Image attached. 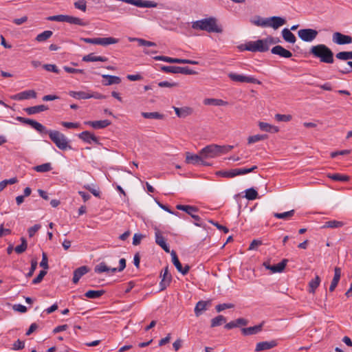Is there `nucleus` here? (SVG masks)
<instances>
[{
  "mask_svg": "<svg viewBox=\"0 0 352 352\" xmlns=\"http://www.w3.org/2000/svg\"><path fill=\"white\" fill-rule=\"evenodd\" d=\"M309 52L314 57L319 58L321 63L332 64L334 62L333 52L324 44L312 46Z\"/></svg>",
  "mask_w": 352,
  "mask_h": 352,
  "instance_id": "obj_1",
  "label": "nucleus"
},
{
  "mask_svg": "<svg viewBox=\"0 0 352 352\" xmlns=\"http://www.w3.org/2000/svg\"><path fill=\"white\" fill-rule=\"evenodd\" d=\"M234 148L232 145L220 146L217 144H210L200 151V155L205 159L214 158L230 151Z\"/></svg>",
  "mask_w": 352,
  "mask_h": 352,
  "instance_id": "obj_2",
  "label": "nucleus"
},
{
  "mask_svg": "<svg viewBox=\"0 0 352 352\" xmlns=\"http://www.w3.org/2000/svg\"><path fill=\"white\" fill-rule=\"evenodd\" d=\"M192 28L195 30H205L208 32L221 33L222 28L217 25V19L209 17L192 23Z\"/></svg>",
  "mask_w": 352,
  "mask_h": 352,
  "instance_id": "obj_3",
  "label": "nucleus"
},
{
  "mask_svg": "<svg viewBox=\"0 0 352 352\" xmlns=\"http://www.w3.org/2000/svg\"><path fill=\"white\" fill-rule=\"evenodd\" d=\"M46 134L49 135L50 140L60 150L65 151L72 148V146L69 144V141L67 137L60 131L56 130H47Z\"/></svg>",
  "mask_w": 352,
  "mask_h": 352,
  "instance_id": "obj_4",
  "label": "nucleus"
},
{
  "mask_svg": "<svg viewBox=\"0 0 352 352\" xmlns=\"http://www.w3.org/2000/svg\"><path fill=\"white\" fill-rule=\"evenodd\" d=\"M245 49L250 52H264L269 50L267 43L263 39H259L256 41H250L245 44Z\"/></svg>",
  "mask_w": 352,
  "mask_h": 352,
  "instance_id": "obj_5",
  "label": "nucleus"
},
{
  "mask_svg": "<svg viewBox=\"0 0 352 352\" xmlns=\"http://www.w3.org/2000/svg\"><path fill=\"white\" fill-rule=\"evenodd\" d=\"M160 70L166 73L182 74L186 75H192L197 74L196 72L190 69L188 67L162 65L160 67Z\"/></svg>",
  "mask_w": 352,
  "mask_h": 352,
  "instance_id": "obj_6",
  "label": "nucleus"
},
{
  "mask_svg": "<svg viewBox=\"0 0 352 352\" xmlns=\"http://www.w3.org/2000/svg\"><path fill=\"white\" fill-rule=\"evenodd\" d=\"M228 76L230 78V79L234 82L254 83L257 85L261 84V82L260 80L252 76H246L242 74H238L235 73H229Z\"/></svg>",
  "mask_w": 352,
  "mask_h": 352,
  "instance_id": "obj_7",
  "label": "nucleus"
},
{
  "mask_svg": "<svg viewBox=\"0 0 352 352\" xmlns=\"http://www.w3.org/2000/svg\"><path fill=\"white\" fill-rule=\"evenodd\" d=\"M16 120L23 124L31 126L33 129L41 134H46L47 132L46 127L37 121L23 117H17Z\"/></svg>",
  "mask_w": 352,
  "mask_h": 352,
  "instance_id": "obj_8",
  "label": "nucleus"
},
{
  "mask_svg": "<svg viewBox=\"0 0 352 352\" xmlns=\"http://www.w3.org/2000/svg\"><path fill=\"white\" fill-rule=\"evenodd\" d=\"M154 59L156 60H162V61L170 63L190 64V65H198L199 64V63L195 60H189V59L170 58V57L164 56H157L154 57Z\"/></svg>",
  "mask_w": 352,
  "mask_h": 352,
  "instance_id": "obj_9",
  "label": "nucleus"
},
{
  "mask_svg": "<svg viewBox=\"0 0 352 352\" xmlns=\"http://www.w3.org/2000/svg\"><path fill=\"white\" fill-rule=\"evenodd\" d=\"M176 208L179 210L185 211L186 213L191 216L192 219L195 220V225L197 226H201V224L199 223L201 218L199 216L195 214L194 212L197 211V208L195 206H188V205H177Z\"/></svg>",
  "mask_w": 352,
  "mask_h": 352,
  "instance_id": "obj_10",
  "label": "nucleus"
},
{
  "mask_svg": "<svg viewBox=\"0 0 352 352\" xmlns=\"http://www.w3.org/2000/svg\"><path fill=\"white\" fill-rule=\"evenodd\" d=\"M318 34V31L309 28L300 30L298 32V35L300 39L305 42H311L314 41L316 38Z\"/></svg>",
  "mask_w": 352,
  "mask_h": 352,
  "instance_id": "obj_11",
  "label": "nucleus"
},
{
  "mask_svg": "<svg viewBox=\"0 0 352 352\" xmlns=\"http://www.w3.org/2000/svg\"><path fill=\"white\" fill-rule=\"evenodd\" d=\"M186 162L187 164H193V165H197V164H201V165H204V166H206V165H208V164H207L205 160H204V157L201 156V155H200V153L199 155L197 154H192L189 152H187L186 153Z\"/></svg>",
  "mask_w": 352,
  "mask_h": 352,
  "instance_id": "obj_12",
  "label": "nucleus"
},
{
  "mask_svg": "<svg viewBox=\"0 0 352 352\" xmlns=\"http://www.w3.org/2000/svg\"><path fill=\"white\" fill-rule=\"evenodd\" d=\"M332 41L334 43L338 45L350 44L352 43V37L336 32L333 34Z\"/></svg>",
  "mask_w": 352,
  "mask_h": 352,
  "instance_id": "obj_13",
  "label": "nucleus"
},
{
  "mask_svg": "<svg viewBox=\"0 0 352 352\" xmlns=\"http://www.w3.org/2000/svg\"><path fill=\"white\" fill-rule=\"evenodd\" d=\"M160 277H162V280L160 283V289L164 290L170 285L172 280V276L169 273L168 266L161 272Z\"/></svg>",
  "mask_w": 352,
  "mask_h": 352,
  "instance_id": "obj_14",
  "label": "nucleus"
},
{
  "mask_svg": "<svg viewBox=\"0 0 352 352\" xmlns=\"http://www.w3.org/2000/svg\"><path fill=\"white\" fill-rule=\"evenodd\" d=\"M155 243L160 246L166 252H170L169 246L166 243L162 232L157 228H155Z\"/></svg>",
  "mask_w": 352,
  "mask_h": 352,
  "instance_id": "obj_15",
  "label": "nucleus"
},
{
  "mask_svg": "<svg viewBox=\"0 0 352 352\" xmlns=\"http://www.w3.org/2000/svg\"><path fill=\"white\" fill-rule=\"evenodd\" d=\"M171 256L173 263L175 266L177 270L183 275H186V274H188L190 270L189 265H185L184 267H183L175 251L171 252Z\"/></svg>",
  "mask_w": 352,
  "mask_h": 352,
  "instance_id": "obj_16",
  "label": "nucleus"
},
{
  "mask_svg": "<svg viewBox=\"0 0 352 352\" xmlns=\"http://www.w3.org/2000/svg\"><path fill=\"white\" fill-rule=\"evenodd\" d=\"M36 93L34 90H26L11 96V98L16 100H28L30 98H35Z\"/></svg>",
  "mask_w": 352,
  "mask_h": 352,
  "instance_id": "obj_17",
  "label": "nucleus"
},
{
  "mask_svg": "<svg viewBox=\"0 0 352 352\" xmlns=\"http://www.w3.org/2000/svg\"><path fill=\"white\" fill-rule=\"evenodd\" d=\"M268 27L275 30L286 23V20L280 16H272L267 18Z\"/></svg>",
  "mask_w": 352,
  "mask_h": 352,
  "instance_id": "obj_18",
  "label": "nucleus"
},
{
  "mask_svg": "<svg viewBox=\"0 0 352 352\" xmlns=\"http://www.w3.org/2000/svg\"><path fill=\"white\" fill-rule=\"evenodd\" d=\"M271 52L273 54L278 55L280 57L289 58L292 56V54L290 51L285 49L281 45H276L272 48Z\"/></svg>",
  "mask_w": 352,
  "mask_h": 352,
  "instance_id": "obj_19",
  "label": "nucleus"
},
{
  "mask_svg": "<svg viewBox=\"0 0 352 352\" xmlns=\"http://www.w3.org/2000/svg\"><path fill=\"white\" fill-rule=\"evenodd\" d=\"M78 138L89 144H91V142L98 144H100L98 138L88 131H85L80 133L78 135Z\"/></svg>",
  "mask_w": 352,
  "mask_h": 352,
  "instance_id": "obj_20",
  "label": "nucleus"
},
{
  "mask_svg": "<svg viewBox=\"0 0 352 352\" xmlns=\"http://www.w3.org/2000/svg\"><path fill=\"white\" fill-rule=\"evenodd\" d=\"M173 109L177 116L182 118H185L187 116H190L193 112V109L189 107H184L181 108L173 107Z\"/></svg>",
  "mask_w": 352,
  "mask_h": 352,
  "instance_id": "obj_21",
  "label": "nucleus"
},
{
  "mask_svg": "<svg viewBox=\"0 0 352 352\" xmlns=\"http://www.w3.org/2000/svg\"><path fill=\"white\" fill-rule=\"evenodd\" d=\"M89 269L87 266H81L78 268H77L76 270H74V276H73V278H72V281L74 284H76L78 283L80 278L83 276L85 275V274H87L88 272H89Z\"/></svg>",
  "mask_w": 352,
  "mask_h": 352,
  "instance_id": "obj_22",
  "label": "nucleus"
},
{
  "mask_svg": "<svg viewBox=\"0 0 352 352\" xmlns=\"http://www.w3.org/2000/svg\"><path fill=\"white\" fill-rule=\"evenodd\" d=\"M85 124L91 126L94 129H104L109 126L111 123L108 120H97V121H86Z\"/></svg>",
  "mask_w": 352,
  "mask_h": 352,
  "instance_id": "obj_23",
  "label": "nucleus"
},
{
  "mask_svg": "<svg viewBox=\"0 0 352 352\" xmlns=\"http://www.w3.org/2000/svg\"><path fill=\"white\" fill-rule=\"evenodd\" d=\"M102 77L106 80L102 81V85L104 86H109L111 85H118L121 82V78L116 76H111L103 74Z\"/></svg>",
  "mask_w": 352,
  "mask_h": 352,
  "instance_id": "obj_24",
  "label": "nucleus"
},
{
  "mask_svg": "<svg viewBox=\"0 0 352 352\" xmlns=\"http://www.w3.org/2000/svg\"><path fill=\"white\" fill-rule=\"evenodd\" d=\"M277 345L276 340H271L270 342H261L256 344L255 351H261L274 348Z\"/></svg>",
  "mask_w": 352,
  "mask_h": 352,
  "instance_id": "obj_25",
  "label": "nucleus"
},
{
  "mask_svg": "<svg viewBox=\"0 0 352 352\" xmlns=\"http://www.w3.org/2000/svg\"><path fill=\"white\" fill-rule=\"evenodd\" d=\"M341 277V269L336 267L334 269V276L329 287V291L333 292L337 287Z\"/></svg>",
  "mask_w": 352,
  "mask_h": 352,
  "instance_id": "obj_26",
  "label": "nucleus"
},
{
  "mask_svg": "<svg viewBox=\"0 0 352 352\" xmlns=\"http://www.w3.org/2000/svg\"><path fill=\"white\" fill-rule=\"evenodd\" d=\"M209 301H199L195 307V314L197 317H199L202 313L207 309L208 306L210 305Z\"/></svg>",
  "mask_w": 352,
  "mask_h": 352,
  "instance_id": "obj_27",
  "label": "nucleus"
},
{
  "mask_svg": "<svg viewBox=\"0 0 352 352\" xmlns=\"http://www.w3.org/2000/svg\"><path fill=\"white\" fill-rule=\"evenodd\" d=\"M108 60V58L105 56H96L94 53H90L87 55H85L82 57V61L85 62H96V61H100V62H107Z\"/></svg>",
  "mask_w": 352,
  "mask_h": 352,
  "instance_id": "obj_28",
  "label": "nucleus"
},
{
  "mask_svg": "<svg viewBox=\"0 0 352 352\" xmlns=\"http://www.w3.org/2000/svg\"><path fill=\"white\" fill-rule=\"evenodd\" d=\"M263 328V323L256 325L254 327H250L247 328H243L241 329L242 333L244 336L254 335L259 333Z\"/></svg>",
  "mask_w": 352,
  "mask_h": 352,
  "instance_id": "obj_29",
  "label": "nucleus"
},
{
  "mask_svg": "<svg viewBox=\"0 0 352 352\" xmlns=\"http://www.w3.org/2000/svg\"><path fill=\"white\" fill-rule=\"evenodd\" d=\"M258 126L261 131H263L265 132L277 133L279 131V128L278 126L272 125L267 122H259Z\"/></svg>",
  "mask_w": 352,
  "mask_h": 352,
  "instance_id": "obj_30",
  "label": "nucleus"
},
{
  "mask_svg": "<svg viewBox=\"0 0 352 352\" xmlns=\"http://www.w3.org/2000/svg\"><path fill=\"white\" fill-rule=\"evenodd\" d=\"M47 109H48V107L46 105L41 104V105L27 107L24 109V111L28 115H33V114H36V113L46 111Z\"/></svg>",
  "mask_w": 352,
  "mask_h": 352,
  "instance_id": "obj_31",
  "label": "nucleus"
},
{
  "mask_svg": "<svg viewBox=\"0 0 352 352\" xmlns=\"http://www.w3.org/2000/svg\"><path fill=\"white\" fill-rule=\"evenodd\" d=\"M119 42L118 38H116L113 37H104V38H98L97 45H100L102 46H107L109 45L116 44Z\"/></svg>",
  "mask_w": 352,
  "mask_h": 352,
  "instance_id": "obj_32",
  "label": "nucleus"
},
{
  "mask_svg": "<svg viewBox=\"0 0 352 352\" xmlns=\"http://www.w3.org/2000/svg\"><path fill=\"white\" fill-rule=\"evenodd\" d=\"M282 36L283 39L289 43H294L296 41L295 35L287 28L282 30Z\"/></svg>",
  "mask_w": 352,
  "mask_h": 352,
  "instance_id": "obj_33",
  "label": "nucleus"
},
{
  "mask_svg": "<svg viewBox=\"0 0 352 352\" xmlns=\"http://www.w3.org/2000/svg\"><path fill=\"white\" fill-rule=\"evenodd\" d=\"M288 260L287 259H283L280 263H278L276 265H272L270 267V271L272 273H277V272H281L284 270Z\"/></svg>",
  "mask_w": 352,
  "mask_h": 352,
  "instance_id": "obj_34",
  "label": "nucleus"
},
{
  "mask_svg": "<svg viewBox=\"0 0 352 352\" xmlns=\"http://www.w3.org/2000/svg\"><path fill=\"white\" fill-rule=\"evenodd\" d=\"M69 95L78 100L90 98L89 93L85 91H69Z\"/></svg>",
  "mask_w": 352,
  "mask_h": 352,
  "instance_id": "obj_35",
  "label": "nucleus"
},
{
  "mask_svg": "<svg viewBox=\"0 0 352 352\" xmlns=\"http://www.w3.org/2000/svg\"><path fill=\"white\" fill-rule=\"evenodd\" d=\"M142 116L146 119L162 120L164 116L159 112H142Z\"/></svg>",
  "mask_w": 352,
  "mask_h": 352,
  "instance_id": "obj_36",
  "label": "nucleus"
},
{
  "mask_svg": "<svg viewBox=\"0 0 352 352\" xmlns=\"http://www.w3.org/2000/svg\"><path fill=\"white\" fill-rule=\"evenodd\" d=\"M204 104L206 105L223 106L227 102L221 99L206 98L204 100Z\"/></svg>",
  "mask_w": 352,
  "mask_h": 352,
  "instance_id": "obj_37",
  "label": "nucleus"
},
{
  "mask_svg": "<svg viewBox=\"0 0 352 352\" xmlns=\"http://www.w3.org/2000/svg\"><path fill=\"white\" fill-rule=\"evenodd\" d=\"M105 293L104 290H89L85 294L88 298H98Z\"/></svg>",
  "mask_w": 352,
  "mask_h": 352,
  "instance_id": "obj_38",
  "label": "nucleus"
},
{
  "mask_svg": "<svg viewBox=\"0 0 352 352\" xmlns=\"http://www.w3.org/2000/svg\"><path fill=\"white\" fill-rule=\"evenodd\" d=\"M67 23H70V24H75V25H80V26H85L87 25V23L85 22H84L82 21V19L78 18V17H76V16H69V15H67Z\"/></svg>",
  "mask_w": 352,
  "mask_h": 352,
  "instance_id": "obj_39",
  "label": "nucleus"
},
{
  "mask_svg": "<svg viewBox=\"0 0 352 352\" xmlns=\"http://www.w3.org/2000/svg\"><path fill=\"white\" fill-rule=\"evenodd\" d=\"M294 213H295V210H291L289 211L282 212V213L275 212V213H274V216L277 219H282L287 220V219H290L292 217H293Z\"/></svg>",
  "mask_w": 352,
  "mask_h": 352,
  "instance_id": "obj_40",
  "label": "nucleus"
},
{
  "mask_svg": "<svg viewBox=\"0 0 352 352\" xmlns=\"http://www.w3.org/2000/svg\"><path fill=\"white\" fill-rule=\"evenodd\" d=\"M226 322V318L222 316L219 315L217 317L212 318L211 320V327H215L221 325L222 324L225 323Z\"/></svg>",
  "mask_w": 352,
  "mask_h": 352,
  "instance_id": "obj_41",
  "label": "nucleus"
},
{
  "mask_svg": "<svg viewBox=\"0 0 352 352\" xmlns=\"http://www.w3.org/2000/svg\"><path fill=\"white\" fill-rule=\"evenodd\" d=\"M53 34V32L50 30H45L42 33L38 34L36 37V41L38 42H44L50 38Z\"/></svg>",
  "mask_w": 352,
  "mask_h": 352,
  "instance_id": "obj_42",
  "label": "nucleus"
},
{
  "mask_svg": "<svg viewBox=\"0 0 352 352\" xmlns=\"http://www.w3.org/2000/svg\"><path fill=\"white\" fill-rule=\"evenodd\" d=\"M320 283V278L319 276L316 275L314 279H312L309 283V292L310 293H314L316 288L319 286Z\"/></svg>",
  "mask_w": 352,
  "mask_h": 352,
  "instance_id": "obj_43",
  "label": "nucleus"
},
{
  "mask_svg": "<svg viewBox=\"0 0 352 352\" xmlns=\"http://www.w3.org/2000/svg\"><path fill=\"white\" fill-rule=\"evenodd\" d=\"M267 138V135L257 134V135H254L248 137V144H252L256 143L257 142L266 140Z\"/></svg>",
  "mask_w": 352,
  "mask_h": 352,
  "instance_id": "obj_44",
  "label": "nucleus"
},
{
  "mask_svg": "<svg viewBox=\"0 0 352 352\" xmlns=\"http://www.w3.org/2000/svg\"><path fill=\"white\" fill-rule=\"evenodd\" d=\"M344 223L342 221L333 220L325 222L324 225L322 228H337L342 227Z\"/></svg>",
  "mask_w": 352,
  "mask_h": 352,
  "instance_id": "obj_45",
  "label": "nucleus"
},
{
  "mask_svg": "<svg viewBox=\"0 0 352 352\" xmlns=\"http://www.w3.org/2000/svg\"><path fill=\"white\" fill-rule=\"evenodd\" d=\"M111 268L107 267L104 262H101L95 267L94 272L98 274H101L103 272H111Z\"/></svg>",
  "mask_w": 352,
  "mask_h": 352,
  "instance_id": "obj_46",
  "label": "nucleus"
},
{
  "mask_svg": "<svg viewBox=\"0 0 352 352\" xmlns=\"http://www.w3.org/2000/svg\"><path fill=\"white\" fill-rule=\"evenodd\" d=\"M257 166H253L251 168H235L234 171L236 173V176L240 175H245L250 173L253 172L254 170L257 169Z\"/></svg>",
  "mask_w": 352,
  "mask_h": 352,
  "instance_id": "obj_47",
  "label": "nucleus"
},
{
  "mask_svg": "<svg viewBox=\"0 0 352 352\" xmlns=\"http://www.w3.org/2000/svg\"><path fill=\"white\" fill-rule=\"evenodd\" d=\"M245 197L248 200H254L258 197V192L253 188H248L245 190Z\"/></svg>",
  "mask_w": 352,
  "mask_h": 352,
  "instance_id": "obj_48",
  "label": "nucleus"
},
{
  "mask_svg": "<svg viewBox=\"0 0 352 352\" xmlns=\"http://www.w3.org/2000/svg\"><path fill=\"white\" fill-rule=\"evenodd\" d=\"M36 172L46 173L52 170V166L50 163H45L34 168Z\"/></svg>",
  "mask_w": 352,
  "mask_h": 352,
  "instance_id": "obj_49",
  "label": "nucleus"
},
{
  "mask_svg": "<svg viewBox=\"0 0 352 352\" xmlns=\"http://www.w3.org/2000/svg\"><path fill=\"white\" fill-rule=\"evenodd\" d=\"M21 244L19 245H17L14 248L15 252L19 254L24 252L26 250L27 247H28V244H27V241H26L25 239L22 237L21 239Z\"/></svg>",
  "mask_w": 352,
  "mask_h": 352,
  "instance_id": "obj_50",
  "label": "nucleus"
},
{
  "mask_svg": "<svg viewBox=\"0 0 352 352\" xmlns=\"http://www.w3.org/2000/svg\"><path fill=\"white\" fill-rule=\"evenodd\" d=\"M328 177L334 181L339 182H347L349 179V177L347 175H340L338 173L329 175Z\"/></svg>",
  "mask_w": 352,
  "mask_h": 352,
  "instance_id": "obj_51",
  "label": "nucleus"
},
{
  "mask_svg": "<svg viewBox=\"0 0 352 352\" xmlns=\"http://www.w3.org/2000/svg\"><path fill=\"white\" fill-rule=\"evenodd\" d=\"M275 119L278 122H289L292 119V116L291 115H285V114H279L277 113L275 115Z\"/></svg>",
  "mask_w": 352,
  "mask_h": 352,
  "instance_id": "obj_52",
  "label": "nucleus"
},
{
  "mask_svg": "<svg viewBox=\"0 0 352 352\" xmlns=\"http://www.w3.org/2000/svg\"><path fill=\"white\" fill-rule=\"evenodd\" d=\"M67 15L58 14L49 16L47 19L52 21L66 22Z\"/></svg>",
  "mask_w": 352,
  "mask_h": 352,
  "instance_id": "obj_53",
  "label": "nucleus"
},
{
  "mask_svg": "<svg viewBox=\"0 0 352 352\" xmlns=\"http://www.w3.org/2000/svg\"><path fill=\"white\" fill-rule=\"evenodd\" d=\"M75 8L85 12L87 10V3L85 0H79L74 3Z\"/></svg>",
  "mask_w": 352,
  "mask_h": 352,
  "instance_id": "obj_54",
  "label": "nucleus"
},
{
  "mask_svg": "<svg viewBox=\"0 0 352 352\" xmlns=\"http://www.w3.org/2000/svg\"><path fill=\"white\" fill-rule=\"evenodd\" d=\"M217 175L223 177L232 178L236 176V173L234 171V169H232L228 171H219L217 173Z\"/></svg>",
  "mask_w": 352,
  "mask_h": 352,
  "instance_id": "obj_55",
  "label": "nucleus"
},
{
  "mask_svg": "<svg viewBox=\"0 0 352 352\" xmlns=\"http://www.w3.org/2000/svg\"><path fill=\"white\" fill-rule=\"evenodd\" d=\"M126 267V260L125 258H121L119 261V267H113L111 269V272L112 273H115L116 272H122Z\"/></svg>",
  "mask_w": 352,
  "mask_h": 352,
  "instance_id": "obj_56",
  "label": "nucleus"
},
{
  "mask_svg": "<svg viewBox=\"0 0 352 352\" xmlns=\"http://www.w3.org/2000/svg\"><path fill=\"white\" fill-rule=\"evenodd\" d=\"M234 307V304L232 303H223L217 305L215 307L217 312L222 311L226 309H231Z\"/></svg>",
  "mask_w": 352,
  "mask_h": 352,
  "instance_id": "obj_57",
  "label": "nucleus"
},
{
  "mask_svg": "<svg viewBox=\"0 0 352 352\" xmlns=\"http://www.w3.org/2000/svg\"><path fill=\"white\" fill-rule=\"evenodd\" d=\"M158 86L160 87L172 88V87H178L179 86V83L178 82H170L168 81H162V82H160L158 83Z\"/></svg>",
  "mask_w": 352,
  "mask_h": 352,
  "instance_id": "obj_58",
  "label": "nucleus"
},
{
  "mask_svg": "<svg viewBox=\"0 0 352 352\" xmlns=\"http://www.w3.org/2000/svg\"><path fill=\"white\" fill-rule=\"evenodd\" d=\"M43 68L48 72H52L54 73L58 74L60 70L58 69L57 66L54 64H45L43 65Z\"/></svg>",
  "mask_w": 352,
  "mask_h": 352,
  "instance_id": "obj_59",
  "label": "nucleus"
},
{
  "mask_svg": "<svg viewBox=\"0 0 352 352\" xmlns=\"http://www.w3.org/2000/svg\"><path fill=\"white\" fill-rule=\"evenodd\" d=\"M61 125L67 129H77L80 124L78 122H62Z\"/></svg>",
  "mask_w": 352,
  "mask_h": 352,
  "instance_id": "obj_60",
  "label": "nucleus"
},
{
  "mask_svg": "<svg viewBox=\"0 0 352 352\" xmlns=\"http://www.w3.org/2000/svg\"><path fill=\"white\" fill-rule=\"evenodd\" d=\"M47 274V271L45 270H41L38 275L34 278L33 280H32V284H38L39 283H41L43 278V277L46 275Z\"/></svg>",
  "mask_w": 352,
  "mask_h": 352,
  "instance_id": "obj_61",
  "label": "nucleus"
},
{
  "mask_svg": "<svg viewBox=\"0 0 352 352\" xmlns=\"http://www.w3.org/2000/svg\"><path fill=\"white\" fill-rule=\"evenodd\" d=\"M254 23L257 26L268 27L267 18L264 19L258 17L257 20L254 21Z\"/></svg>",
  "mask_w": 352,
  "mask_h": 352,
  "instance_id": "obj_62",
  "label": "nucleus"
},
{
  "mask_svg": "<svg viewBox=\"0 0 352 352\" xmlns=\"http://www.w3.org/2000/svg\"><path fill=\"white\" fill-rule=\"evenodd\" d=\"M40 266L44 270H47L49 267L47 256L45 252H43L42 254V260L40 263Z\"/></svg>",
  "mask_w": 352,
  "mask_h": 352,
  "instance_id": "obj_63",
  "label": "nucleus"
},
{
  "mask_svg": "<svg viewBox=\"0 0 352 352\" xmlns=\"http://www.w3.org/2000/svg\"><path fill=\"white\" fill-rule=\"evenodd\" d=\"M40 228V224H35L34 226L30 227L28 230L29 236L32 237Z\"/></svg>",
  "mask_w": 352,
  "mask_h": 352,
  "instance_id": "obj_64",
  "label": "nucleus"
}]
</instances>
